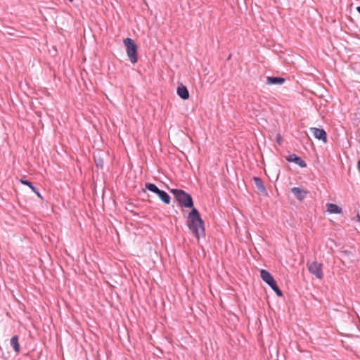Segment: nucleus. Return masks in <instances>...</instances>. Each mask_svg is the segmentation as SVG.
I'll use <instances>...</instances> for the list:
<instances>
[{"label":"nucleus","mask_w":360,"mask_h":360,"mask_svg":"<svg viewBox=\"0 0 360 360\" xmlns=\"http://www.w3.org/2000/svg\"><path fill=\"white\" fill-rule=\"evenodd\" d=\"M327 211L333 214H340L342 208L335 204L328 203L327 204Z\"/></svg>","instance_id":"obj_12"},{"label":"nucleus","mask_w":360,"mask_h":360,"mask_svg":"<svg viewBox=\"0 0 360 360\" xmlns=\"http://www.w3.org/2000/svg\"><path fill=\"white\" fill-rule=\"evenodd\" d=\"M253 181L258 190V193L262 195H266L267 191L265 186L264 185L263 181L260 177L254 176Z\"/></svg>","instance_id":"obj_7"},{"label":"nucleus","mask_w":360,"mask_h":360,"mask_svg":"<svg viewBox=\"0 0 360 360\" xmlns=\"http://www.w3.org/2000/svg\"><path fill=\"white\" fill-rule=\"evenodd\" d=\"M357 167H358V169L360 170V160L358 162Z\"/></svg>","instance_id":"obj_18"},{"label":"nucleus","mask_w":360,"mask_h":360,"mask_svg":"<svg viewBox=\"0 0 360 360\" xmlns=\"http://www.w3.org/2000/svg\"><path fill=\"white\" fill-rule=\"evenodd\" d=\"M310 130L316 139L321 140L324 143L327 142V134L324 129H319L316 127H311Z\"/></svg>","instance_id":"obj_6"},{"label":"nucleus","mask_w":360,"mask_h":360,"mask_svg":"<svg viewBox=\"0 0 360 360\" xmlns=\"http://www.w3.org/2000/svg\"><path fill=\"white\" fill-rule=\"evenodd\" d=\"M276 141L278 143V144H281L282 138H281L280 134H277V136H276Z\"/></svg>","instance_id":"obj_16"},{"label":"nucleus","mask_w":360,"mask_h":360,"mask_svg":"<svg viewBox=\"0 0 360 360\" xmlns=\"http://www.w3.org/2000/svg\"><path fill=\"white\" fill-rule=\"evenodd\" d=\"M177 94L183 100H186L189 98V92L187 88L182 84H179L177 87Z\"/></svg>","instance_id":"obj_10"},{"label":"nucleus","mask_w":360,"mask_h":360,"mask_svg":"<svg viewBox=\"0 0 360 360\" xmlns=\"http://www.w3.org/2000/svg\"><path fill=\"white\" fill-rule=\"evenodd\" d=\"M260 276L262 279L271 288V289L276 292V294L278 297H283V295L282 291L278 288L274 277L269 271H267L265 269H262L260 271Z\"/></svg>","instance_id":"obj_3"},{"label":"nucleus","mask_w":360,"mask_h":360,"mask_svg":"<svg viewBox=\"0 0 360 360\" xmlns=\"http://www.w3.org/2000/svg\"><path fill=\"white\" fill-rule=\"evenodd\" d=\"M123 43L126 46L127 56L131 63L134 64L138 60V47L135 41L131 38H126Z\"/></svg>","instance_id":"obj_2"},{"label":"nucleus","mask_w":360,"mask_h":360,"mask_svg":"<svg viewBox=\"0 0 360 360\" xmlns=\"http://www.w3.org/2000/svg\"><path fill=\"white\" fill-rule=\"evenodd\" d=\"M41 199H43L42 196L41 195L40 193L38 191L37 188L36 189V192H34Z\"/></svg>","instance_id":"obj_17"},{"label":"nucleus","mask_w":360,"mask_h":360,"mask_svg":"<svg viewBox=\"0 0 360 360\" xmlns=\"http://www.w3.org/2000/svg\"><path fill=\"white\" fill-rule=\"evenodd\" d=\"M96 165L97 167H103V160L98 159V160H96Z\"/></svg>","instance_id":"obj_15"},{"label":"nucleus","mask_w":360,"mask_h":360,"mask_svg":"<svg viewBox=\"0 0 360 360\" xmlns=\"http://www.w3.org/2000/svg\"><path fill=\"white\" fill-rule=\"evenodd\" d=\"M145 188L148 191L155 193L160 199L165 204H169L171 198L165 191H162L158 188L156 185L152 183H146Z\"/></svg>","instance_id":"obj_4"},{"label":"nucleus","mask_w":360,"mask_h":360,"mask_svg":"<svg viewBox=\"0 0 360 360\" xmlns=\"http://www.w3.org/2000/svg\"><path fill=\"white\" fill-rule=\"evenodd\" d=\"M69 1H71V2L73 1V0H69Z\"/></svg>","instance_id":"obj_21"},{"label":"nucleus","mask_w":360,"mask_h":360,"mask_svg":"<svg viewBox=\"0 0 360 360\" xmlns=\"http://www.w3.org/2000/svg\"><path fill=\"white\" fill-rule=\"evenodd\" d=\"M286 160L290 162H294L302 168L307 167V163L300 157L294 153L286 157Z\"/></svg>","instance_id":"obj_8"},{"label":"nucleus","mask_w":360,"mask_h":360,"mask_svg":"<svg viewBox=\"0 0 360 360\" xmlns=\"http://www.w3.org/2000/svg\"><path fill=\"white\" fill-rule=\"evenodd\" d=\"M356 11L360 13V6H358V7L356 8Z\"/></svg>","instance_id":"obj_19"},{"label":"nucleus","mask_w":360,"mask_h":360,"mask_svg":"<svg viewBox=\"0 0 360 360\" xmlns=\"http://www.w3.org/2000/svg\"><path fill=\"white\" fill-rule=\"evenodd\" d=\"M171 193L179 202V205L187 208H192L188 213L187 226L192 233L199 239L205 236L204 221L199 212L193 207L191 195L181 189H172Z\"/></svg>","instance_id":"obj_1"},{"label":"nucleus","mask_w":360,"mask_h":360,"mask_svg":"<svg viewBox=\"0 0 360 360\" xmlns=\"http://www.w3.org/2000/svg\"><path fill=\"white\" fill-rule=\"evenodd\" d=\"M292 193L294 194V195L296 197V198L299 200H302L304 199L307 196V191L299 188V187H294L291 189Z\"/></svg>","instance_id":"obj_9"},{"label":"nucleus","mask_w":360,"mask_h":360,"mask_svg":"<svg viewBox=\"0 0 360 360\" xmlns=\"http://www.w3.org/2000/svg\"><path fill=\"white\" fill-rule=\"evenodd\" d=\"M11 347L13 348L14 351L18 354L20 352V345L18 342V337L17 335H14L11 338L10 341Z\"/></svg>","instance_id":"obj_13"},{"label":"nucleus","mask_w":360,"mask_h":360,"mask_svg":"<svg viewBox=\"0 0 360 360\" xmlns=\"http://www.w3.org/2000/svg\"><path fill=\"white\" fill-rule=\"evenodd\" d=\"M20 181L22 184H24V185H26V186H29V188H30L33 192H36V189H37V188H36V187L32 184V182H30V181H27V180H26V179H21L20 180Z\"/></svg>","instance_id":"obj_14"},{"label":"nucleus","mask_w":360,"mask_h":360,"mask_svg":"<svg viewBox=\"0 0 360 360\" xmlns=\"http://www.w3.org/2000/svg\"><path fill=\"white\" fill-rule=\"evenodd\" d=\"M307 267L309 271L314 275L317 278L322 279L323 278V271H322V264L319 263L316 261L312 262L311 263H307Z\"/></svg>","instance_id":"obj_5"},{"label":"nucleus","mask_w":360,"mask_h":360,"mask_svg":"<svg viewBox=\"0 0 360 360\" xmlns=\"http://www.w3.org/2000/svg\"><path fill=\"white\" fill-rule=\"evenodd\" d=\"M285 81L284 78L278 77H267L266 78L267 84H282Z\"/></svg>","instance_id":"obj_11"},{"label":"nucleus","mask_w":360,"mask_h":360,"mask_svg":"<svg viewBox=\"0 0 360 360\" xmlns=\"http://www.w3.org/2000/svg\"><path fill=\"white\" fill-rule=\"evenodd\" d=\"M357 219H358V221L360 222V216L359 214L357 215Z\"/></svg>","instance_id":"obj_20"}]
</instances>
